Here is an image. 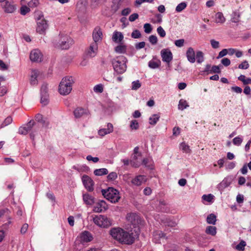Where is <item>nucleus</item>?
<instances>
[{"mask_svg": "<svg viewBox=\"0 0 251 251\" xmlns=\"http://www.w3.org/2000/svg\"><path fill=\"white\" fill-rule=\"evenodd\" d=\"M113 131V126L112 124L108 123L106 128H101L98 131L100 136L103 137L107 134L112 133Z\"/></svg>", "mask_w": 251, "mask_h": 251, "instance_id": "nucleus-17", "label": "nucleus"}, {"mask_svg": "<svg viewBox=\"0 0 251 251\" xmlns=\"http://www.w3.org/2000/svg\"><path fill=\"white\" fill-rule=\"evenodd\" d=\"M157 236H158L159 239L165 237V234L161 231H156L153 233V240H156Z\"/></svg>", "mask_w": 251, "mask_h": 251, "instance_id": "nucleus-37", "label": "nucleus"}, {"mask_svg": "<svg viewBox=\"0 0 251 251\" xmlns=\"http://www.w3.org/2000/svg\"><path fill=\"white\" fill-rule=\"evenodd\" d=\"M141 86L140 81L138 80L134 81L132 82L131 89L133 90H137Z\"/></svg>", "mask_w": 251, "mask_h": 251, "instance_id": "nucleus-43", "label": "nucleus"}, {"mask_svg": "<svg viewBox=\"0 0 251 251\" xmlns=\"http://www.w3.org/2000/svg\"><path fill=\"white\" fill-rule=\"evenodd\" d=\"M86 159L88 161H92L94 163L98 162L99 160V158L98 157H92L90 155L87 156Z\"/></svg>", "mask_w": 251, "mask_h": 251, "instance_id": "nucleus-62", "label": "nucleus"}, {"mask_svg": "<svg viewBox=\"0 0 251 251\" xmlns=\"http://www.w3.org/2000/svg\"><path fill=\"white\" fill-rule=\"evenodd\" d=\"M189 106L186 100L181 99L178 103V108L179 110H183Z\"/></svg>", "mask_w": 251, "mask_h": 251, "instance_id": "nucleus-35", "label": "nucleus"}, {"mask_svg": "<svg viewBox=\"0 0 251 251\" xmlns=\"http://www.w3.org/2000/svg\"><path fill=\"white\" fill-rule=\"evenodd\" d=\"M206 222L209 224L215 225L216 222V216L214 214H210L208 215L206 218Z\"/></svg>", "mask_w": 251, "mask_h": 251, "instance_id": "nucleus-31", "label": "nucleus"}, {"mask_svg": "<svg viewBox=\"0 0 251 251\" xmlns=\"http://www.w3.org/2000/svg\"><path fill=\"white\" fill-rule=\"evenodd\" d=\"M101 193L103 197L112 203L118 202L121 197L119 192L113 187H109L106 189H102Z\"/></svg>", "mask_w": 251, "mask_h": 251, "instance_id": "nucleus-3", "label": "nucleus"}, {"mask_svg": "<svg viewBox=\"0 0 251 251\" xmlns=\"http://www.w3.org/2000/svg\"><path fill=\"white\" fill-rule=\"evenodd\" d=\"M75 80L72 76L64 77L59 85V92L62 95H67L70 93L72 90V85Z\"/></svg>", "mask_w": 251, "mask_h": 251, "instance_id": "nucleus-2", "label": "nucleus"}, {"mask_svg": "<svg viewBox=\"0 0 251 251\" xmlns=\"http://www.w3.org/2000/svg\"><path fill=\"white\" fill-rule=\"evenodd\" d=\"M39 74V72L38 70H34L32 71L30 79V83L31 85H35L37 84L38 80L37 78Z\"/></svg>", "mask_w": 251, "mask_h": 251, "instance_id": "nucleus-22", "label": "nucleus"}, {"mask_svg": "<svg viewBox=\"0 0 251 251\" xmlns=\"http://www.w3.org/2000/svg\"><path fill=\"white\" fill-rule=\"evenodd\" d=\"M25 127L27 132L30 133V137L32 139H34V137L39 130V126L36 125L33 120H31L27 124L24 126Z\"/></svg>", "mask_w": 251, "mask_h": 251, "instance_id": "nucleus-6", "label": "nucleus"}, {"mask_svg": "<svg viewBox=\"0 0 251 251\" xmlns=\"http://www.w3.org/2000/svg\"><path fill=\"white\" fill-rule=\"evenodd\" d=\"M35 19L36 21V22H38V21H42V20H45L44 15L42 12L40 11H37L35 13Z\"/></svg>", "mask_w": 251, "mask_h": 251, "instance_id": "nucleus-40", "label": "nucleus"}, {"mask_svg": "<svg viewBox=\"0 0 251 251\" xmlns=\"http://www.w3.org/2000/svg\"><path fill=\"white\" fill-rule=\"evenodd\" d=\"M39 4V1L38 0H31L28 3V5L30 7H32V8L36 7L37 6H38Z\"/></svg>", "mask_w": 251, "mask_h": 251, "instance_id": "nucleus-52", "label": "nucleus"}, {"mask_svg": "<svg viewBox=\"0 0 251 251\" xmlns=\"http://www.w3.org/2000/svg\"><path fill=\"white\" fill-rule=\"evenodd\" d=\"M160 65V60L157 59L156 57H154L152 60L149 62L148 63L149 67L153 69L158 68Z\"/></svg>", "mask_w": 251, "mask_h": 251, "instance_id": "nucleus-23", "label": "nucleus"}, {"mask_svg": "<svg viewBox=\"0 0 251 251\" xmlns=\"http://www.w3.org/2000/svg\"><path fill=\"white\" fill-rule=\"evenodd\" d=\"M213 198L214 196L212 194H208L207 195H204L202 197V198L203 200L208 202H211L213 199Z\"/></svg>", "mask_w": 251, "mask_h": 251, "instance_id": "nucleus-53", "label": "nucleus"}, {"mask_svg": "<svg viewBox=\"0 0 251 251\" xmlns=\"http://www.w3.org/2000/svg\"><path fill=\"white\" fill-rule=\"evenodd\" d=\"M94 91L96 93H102L103 91V85L101 84L96 85L94 87Z\"/></svg>", "mask_w": 251, "mask_h": 251, "instance_id": "nucleus-51", "label": "nucleus"}, {"mask_svg": "<svg viewBox=\"0 0 251 251\" xmlns=\"http://www.w3.org/2000/svg\"><path fill=\"white\" fill-rule=\"evenodd\" d=\"M48 86L47 84L44 83L41 88V95L48 94Z\"/></svg>", "mask_w": 251, "mask_h": 251, "instance_id": "nucleus-55", "label": "nucleus"}, {"mask_svg": "<svg viewBox=\"0 0 251 251\" xmlns=\"http://www.w3.org/2000/svg\"><path fill=\"white\" fill-rule=\"evenodd\" d=\"M2 8L5 12L12 13L16 10V6L13 2L7 1L2 5Z\"/></svg>", "mask_w": 251, "mask_h": 251, "instance_id": "nucleus-16", "label": "nucleus"}, {"mask_svg": "<svg viewBox=\"0 0 251 251\" xmlns=\"http://www.w3.org/2000/svg\"><path fill=\"white\" fill-rule=\"evenodd\" d=\"M132 234V233H130L124 230V233L122 235L120 242L129 245L132 244L134 241V237Z\"/></svg>", "mask_w": 251, "mask_h": 251, "instance_id": "nucleus-9", "label": "nucleus"}, {"mask_svg": "<svg viewBox=\"0 0 251 251\" xmlns=\"http://www.w3.org/2000/svg\"><path fill=\"white\" fill-rule=\"evenodd\" d=\"M160 54L162 61L167 63H169L173 59V54L169 49L162 50Z\"/></svg>", "mask_w": 251, "mask_h": 251, "instance_id": "nucleus-10", "label": "nucleus"}, {"mask_svg": "<svg viewBox=\"0 0 251 251\" xmlns=\"http://www.w3.org/2000/svg\"><path fill=\"white\" fill-rule=\"evenodd\" d=\"M74 114L75 118H79L85 115H88L89 112L87 109L78 107L74 110Z\"/></svg>", "mask_w": 251, "mask_h": 251, "instance_id": "nucleus-18", "label": "nucleus"}, {"mask_svg": "<svg viewBox=\"0 0 251 251\" xmlns=\"http://www.w3.org/2000/svg\"><path fill=\"white\" fill-rule=\"evenodd\" d=\"M187 6V4L185 2H181L180 3L178 4L176 8V10L177 12H181L183 10H184Z\"/></svg>", "mask_w": 251, "mask_h": 251, "instance_id": "nucleus-39", "label": "nucleus"}, {"mask_svg": "<svg viewBox=\"0 0 251 251\" xmlns=\"http://www.w3.org/2000/svg\"><path fill=\"white\" fill-rule=\"evenodd\" d=\"M166 225L168 226H170L171 227H175L177 223V222L174 220H171V219H167L166 222Z\"/></svg>", "mask_w": 251, "mask_h": 251, "instance_id": "nucleus-42", "label": "nucleus"}, {"mask_svg": "<svg viewBox=\"0 0 251 251\" xmlns=\"http://www.w3.org/2000/svg\"><path fill=\"white\" fill-rule=\"evenodd\" d=\"M108 209V206L103 200L97 202L93 206V211L96 213H101Z\"/></svg>", "mask_w": 251, "mask_h": 251, "instance_id": "nucleus-7", "label": "nucleus"}, {"mask_svg": "<svg viewBox=\"0 0 251 251\" xmlns=\"http://www.w3.org/2000/svg\"><path fill=\"white\" fill-rule=\"evenodd\" d=\"M93 222L99 227L106 228L112 225V221L104 215H100L93 218Z\"/></svg>", "mask_w": 251, "mask_h": 251, "instance_id": "nucleus-4", "label": "nucleus"}, {"mask_svg": "<svg viewBox=\"0 0 251 251\" xmlns=\"http://www.w3.org/2000/svg\"><path fill=\"white\" fill-rule=\"evenodd\" d=\"M186 54L187 60H188L189 62H190L191 63H193L195 62V52L194 49L192 48H189L186 51Z\"/></svg>", "mask_w": 251, "mask_h": 251, "instance_id": "nucleus-19", "label": "nucleus"}, {"mask_svg": "<svg viewBox=\"0 0 251 251\" xmlns=\"http://www.w3.org/2000/svg\"><path fill=\"white\" fill-rule=\"evenodd\" d=\"M82 181L84 187L88 191H93L94 182L89 176L83 175L82 176Z\"/></svg>", "mask_w": 251, "mask_h": 251, "instance_id": "nucleus-8", "label": "nucleus"}, {"mask_svg": "<svg viewBox=\"0 0 251 251\" xmlns=\"http://www.w3.org/2000/svg\"><path fill=\"white\" fill-rule=\"evenodd\" d=\"M184 43V40L183 39H179L175 41V44L178 47H181L183 46Z\"/></svg>", "mask_w": 251, "mask_h": 251, "instance_id": "nucleus-60", "label": "nucleus"}, {"mask_svg": "<svg viewBox=\"0 0 251 251\" xmlns=\"http://www.w3.org/2000/svg\"><path fill=\"white\" fill-rule=\"evenodd\" d=\"M227 54V50L226 49L222 50L218 54V56H217V58L219 59L220 58H222L224 57V56L226 55Z\"/></svg>", "mask_w": 251, "mask_h": 251, "instance_id": "nucleus-59", "label": "nucleus"}, {"mask_svg": "<svg viewBox=\"0 0 251 251\" xmlns=\"http://www.w3.org/2000/svg\"><path fill=\"white\" fill-rule=\"evenodd\" d=\"M124 230L120 227L112 228L110 231V234L111 236L117 241H120L122 234Z\"/></svg>", "mask_w": 251, "mask_h": 251, "instance_id": "nucleus-11", "label": "nucleus"}, {"mask_svg": "<svg viewBox=\"0 0 251 251\" xmlns=\"http://www.w3.org/2000/svg\"><path fill=\"white\" fill-rule=\"evenodd\" d=\"M80 240L83 242H88L93 239L92 234L88 231H85L80 235Z\"/></svg>", "mask_w": 251, "mask_h": 251, "instance_id": "nucleus-20", "label": "nucleus"}, {"mask_svg": "<svg viewBox=\"0 0 251 251\" xmlns=\"http://www.w3.org/2000/svg\"><path fill=\"white\" fill-rule=\"evenodd\" d=\"M233 144L236 146H240L243 142V138L240 136H237L235 137L233 139Z\"/></svg>", "mask_w": 251, "mask_h": 251, "instance_id": "nucleus-45", "label": "nucleus"}, {"mask_svg": "<svg viewBox=\"0 0 251 251\" xmlns=\"http://www.w3.org/2000/svg\"><path fill=\"white\" fill-rule=\"evenodd\" d=\"M160 115L159 114H153L149 118V123L151 125H155L159 121Z\"/></svg>", "mask_w": 251, "mask_h": 251, "instance_id": "nucleus-32", "label": "nucleus"}, {"mask_svg": "<svg viewBox=\"0 0 251 251\" xmlns=\"http://www.w3.org/2000/svg\"><path fill=\"white\" fill-rule=\"evenodd\" d=\"M141 36V34L138 30H135L131 33V37L135 39L139 38Z\"/></svg>", "mask_w": 251, "mask_h": 251, "instance_id": "nucleus-57", "label": "nucleus"}, {"mask_svg": "<svg viewBox=\"0 0 251 251\" xmlns=\"http://www.w3.org/2000/svg\"><path fill=\"white\" fill-rule=\"evenodd\" d=\"M221 63L225 66H228L230 64V61L227 58H224L221 60Z\"/></svg>", "mask_w": 251, "mask_h": 251, "instance_id": "nucleus-64", "label": "nucleus"}, {"mask_svg": "<svg viewBox=\"0 0 251 251\" xmlns=\"http://www.w3.org/2000/svg\"><path fill=\"white\" fill-rule=\"evenodd\" d=\"M130 128L132 130H137L139 128V123L137 120H134L130 122Z\"/></svg>", "mask_w": 251, "mask_h": 251, "instance_id": "nucleus-41", "label": "nucleus"}, {"mask_svg": "<svg viewBox=\"0 0 251 251\" xmlns=\"http://www.w3.org/2000/svg\"><path fill=\"white\" fill-rule=\"evenodd\" d=\"M108 173V171L106 168L98 169L94 171V175L97 176H101L107 175Z\"/></svg>", "mask_w": 251, "mask_h": 251, "instance_id": "nucleus-29", "label": "nucleus"}, {"mask_svg": "<svg viewBox=\"0 0 251 251\" xmlns=\"http://www.w3.org/2000/svg\"><path fill=\"white\" fill-rule=\"evenodd\" d=\"M36 31L40 34L44 33L48 28V24L47 20H42L37 22Z\"/></svg>", "mask_w": 251, "mask_h": 251, "instance_id": "nucleus-13", "label": "nucleus"}, {"mask_svg": "<svg viewBox=\"0 0 251 251\" xmlns=\"http://www.w3.org/2000/svg\"><path fill=\"white\" fill-rule=\"evenodd\" d=\"M74 43L72 38L67 35H61L57 47L62 50H67Z\"/></svg>", "mask_w": 251, "mask_h": 251, "instance_id": "nucleus-5", "label": "nucleus"}, {"mask_svg": "<svg viewBox=\"0 0 251 251\" xmlns=\"http://www.w3.org/2000/svg\"><path fill=\"white\" fill-rule=\"evenodd\" d=\"M126 58L123 55H120L113 58L111 63L114 71L118 74H122L125 73L126 70Z\"/></svg>", "mask_w": 251, "mask_h": 251, "instance_id": "nucleus-1", "label": "nucleus"}, {"mask_svg": "<svg viewBox=\"0 0 251 251\" xmlns=\"http://www.w3.org/2000/svg\"><path fill=\"white\" fill-rule=\"evenodd\" d=\"M29 8L27 6H22L21 8V14L23 15H25L29 11Z\"/></svg>", "mask_w": 251, "mask_h": 251, "instance_id": "nucleus-61", "label": "nucleus"}, {"mask_svg": "<svg viewBox=\"0 0 251 251\" xmlns=\"http://www.w3.org/2000/svg\"><path fill=\"white\" fill-rule=\"evenodd\" d=\"M141 156H138V154H133L132 155V159L130 161L131 165L135 168L139 167L140 165V162L137 161L138 158Z\"/></svg>", "mask_w": 251, "mask_h": 251, "instance_id": "nucleus-28", "label": "nucleus"}, {"mask_svg": "<svg viewBox=\"0 0 251 251\" xmlns=\"http://www.w3.org/2000/svg\"><path fill=\"white\" fill-rule=\"evenodd\" d=\"M42 54L38 49L32 50L30 54V59L32 62H41L42 59Z\"/></svg>", "mask_w": 251, "mask_h": 251, "instance_id": "nucleus-12", "label": "nucleus"}, {"mask_svg": "<svg viewBox=\"0 0 251 251\" xmlns=\"http://www.w3.org/2000/svg\"><path fill=\"white\" fill-rule=\"evenodd\" d=\"M49 94L41 95V102L42 104L46 105L48 103Z\"/></svg>", "mask_w": 251, "mask_h": 251, "instance_id": "nucleus-44", "label": "nucleus"}, {"mask_svg": "<svg viewBox=\"0 0 251 251\" xmlns=\"http://www.w3.org/2000/svg\"><path fill=\"white\" fill-rule=\"evenodd\" d=\"M12 121L13 120L11 117H7L1 124L0 127L1 128L9 125L12 122Z\"/></svg>", "mask_w": 251, "mask_h": 251, "instance_id": "nucleus-38", "label": "nucleus"}, {"mask_svg": "<svg viewBox=\"0 0 251 251\" xmlns=\"http://www.w3.org/2000/svg\"><path fill=\"white\" fill-rule=\"evenodd\" d=\"M149 40L152 45L156 44L158 41L157 37L153 35H151L149 37Z\"/></svg>", "mask_w": 251, "mask_h": 251, "instance_id": "nucleus-54", "label": "nucleus"}, {"mask_svg": "<svg viewBox=\"0 0 251 251\" xmlns=\"http://www.w3.org/2000/svg\"><path fill=\"white\" fill-rule=\"evenodd\" d=\"M126 50V47L124 45H120L115 48V51L118 53H124Z\"/></svg>", "mask_w": 251, "mask_h": 251, "instance_id": "nucleus-34", "label": "nucleus"}, {"mask_svg": "<svg viewBox=\"0 0 251 251\" xmlns=\"http://www.w3.org/2000/svg\"><path fill=\"white\" fill-rule=\"evenodd\" d=\"M226 21L223 14L222 12H218L215 14V22L216 23L223 24Z\"/></svg>", "mask_w": 251, "mask_h": 251, "instance_id": "nucleus-27", "label": "nucleus"}, {"mask_svg": "<svg viewBox=\"0 0 251 251\" xmlns=\"http://www.w3.org/2000/svg\"><path fill=\"white\" fill-rule=\"evenodd\" d=\"M126 219L132 224H136V220H138V216L135 213H130L127 215Z\"/></svg>", "mask_w": 251, "mask_h": 251, "instance_id": "nucleus-30", "label": "nucleus"}, {"mask_svg": "<svg viewBox=\"0 0 251 251\" xmlns=\"http://www.w3.org/2000/svg\"><path fill=\"white\" fill-rule=\"evenodd\" d=\"M249 67V64L247 61H243L238 66V68L240 69H247Z\"/></svg>", "mask_w": 251, "mask_h": 251, "instance_id": "nucleus-56", "label": "nucleus"}, {"mask_svg": "<svg viewBox=\"0 0 251 251\" xmlns=\"http://www.w3.org/2000/svg\"><path fill=\"white\" fill-rule=\"evenodd\" d=\"M117 174L116 172H111L107 176V179L109 181L115 180L117 178Z\"/></svg>", "mask_w": 251, "mask_h": 251, "instance_id": "nucleus-49", "label": "nucleus"}, {"mask_svg": "<svg viewBox=\"0 0 251 251\" xmlns=\"http://www.w3.org/2000/svg\"><path fill=\"white\" fill-rule=\"evenodd\" d=\"M157 32L159 35L162 37L163 38L165 37L166 36V32L164 30V29L162 27V26H160L157 27Z\"/></svg>", "mask_w": 251, "mask_h": 251, "instance_id": "nucleus-50", "label": "nucleus"}, {"mask_svg": "<svg viewBox=\"0 0 251 251\" xmlns=\"http://www.w3.org/2000/svg\"><path fill=\"white\" fill-rule=\"evenodd\" d=\"M195 58L198 63H201L204 61L203 53L201 51H197Z\"/></svg>", "mask_w": 251, "mask_h": 251, "instance_id": "nucleus-36", "label": "nucleus"}, {"mask_svg": "<svg viewBox=\"0 0 251 251\" xmlns=\"http://www.w3.org/2000/svg\"><path fill=\"white\" fill-rule=\"evenodd\" d=\"M180 149L183 152L186 153H190L191 152L190 147L185 142H182L180 144Z\"/></svg>", "mask_w": 251, "mask_h": 251, "instance_id": "nucleus-33", "label": "nucleus"}, {"mask_svg": "<svg viewBox=\"0 0 251 251\" xmlns=\"http://www.w3.org/2000/svg\"><path fill=\"white\" fill-rule=\"evenodd\" d=\"M205 232L207 234L215 236L217 233V228L216 226H209L206 227Z\"/></svg>", "mask_w": 251, "mask_h": 251, "instance_id": "nucleus-26", "label": "nucleus"}, {"mask_svg": "<svg viewBox=\"0 0 251 251\" xmlns=\"http://www.w3.org/2000/svg\"><path fill=\"white\" fill-rule=\"evenodd\" d=\"M246 244L244 241H241L236 247V249L238 251H243L245 249Z\"/></svg>", "mask_w": 251, "mask_h": 251, "instance_id": "nucleus-47", "label": "nucleus"}, {"mask_svg": "<svg viewBox=\"0 0 251 251\" xmlns=\"http://www.w3.org/2000/svg\"><path fill=\"white\" fill-rule=\"evenodd\" d=\"M98 46L96 42L92 43L86 51L87 54L93 57L96 55L98 52Z\"/></svg>", "mask_w": 251, "mask_h": 251, "instance_id": "nucleus-15", "label": "nucleus"}, {"mask_svg": "<svg viewBox=\"0 0 251 251\" xmlns=\"http://www.w3.org/2000/svg\"><path fill=\"white\" fill-rule=\"evenodd\" d=\"M210 44L213 49H217L220 46L219 42L215 40L214 39H211L210 40Z\"/></svg>", "mask_w": 251, "mask_h": 251, "instance_id": "nucleus-58", "label": "nucleus"}, {"mask_svg": "<svg viewBox=\"0 0 251 251\" xmlns=\"http://www.w3.org/2000/svg\"><path fill=\"white\" fill-rule=\"evenodd\" d=\"M144 28L145 32L147 34L150 33L152 29L151 25L148 23L144 24Z\"/></svg>", "mask_w": 251, "mask_h": 251, "instance_id": "nucleus-48", "label": "nucleus"}, {"mask_svg": "<svg viewBox=\"0 0 251 251\" xmlns=\"http://www.w3.org/2000/svg\"><path fill=\"white\" fill-rule=\"evenodd\" d=\"M147 178L146 176L138 175L133 178L131 183L133 185L139 186L147 181Z\"/></svg>", "mask_w": 251, "mask_h": 251, "instance_id": "nucleus-14", "label": "nucleus"}, {"mask_svg": "<svg viewBox=\"0 0 251 251\" xmlns=\"http://www.w3.org/2000/svg\"><path fill=\"white\" fill-rule=\"evenodd\" d=\"M18 133L22 135H26L28 133L27 130L24 126H21L19 128Z\"/></svg>", "mask_w": 251, "mask_h": 251, "instance_id": "nucleus-63", "label": "nucleus"}, {"mask_svg": "<svg viewBox=\"0 0 251 251\" xmlns=\"http://www.w3.org/2000/svg\"><path fill=\"white\" fill-rule=\"evenodd\" d=\"M102 32L100 28L97 27L95 28L93 32V42L97 43L98 41L102 39Z\"/></svg>", "mask_w": 251, "mask_h": 251, "instance_id": "nucleus-21", "label": "nucleus"}, {"mask_svg": "<svg viewBox=\"0 0 251 251\" xmlns=\"http://www.w3.org/2000/svg\"><path fill=\"white\" fill-rule=\"evenodd\" d=\"M83 200L87 205H92L94 203V197L88 194H84L83 195Z\"/></svg>", "mask_w": 251, "mask_h": 251, "instance_id": "nucleus-25", "label": "nucleus"}, {"mask_svg": "<svg viewBox=\"0 0 251 251\" xmlns=\"http://www.w3.org/2000/svg\"><path fill=\"white\" fill-rule=\"evenodd\" d=\"M123 38L124 36L121 32L115 31L113 33L112 40L114 42L119 43L123 40Z\"/></svg>", "mask_w": 251, "mask_h": 251, "instance_id": "nucleus-24", "label": "nucleus"}, {"mask_svg": "<svg viewBox=\"0 0 251 251\" xmlns=\"http://www.w3.org/2000/svg\"><path fill=\"white\" fill-rule=\"evenodd\" d=\"M120 6L119 3L115 2H113L111 6V11L112 13H115L119 9Z\"/></svg>", "mask_w": 251, "mask_h": 251, "instance_id": "nucleus-46", "label": "nucleus"}]
</instances>
